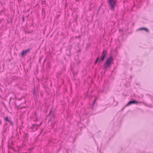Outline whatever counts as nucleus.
I'll use <instances>...</instances> for the list:
<instances>
[{
  "instance_id": "1",
  "label": "nucleus",
  "mask_w": 153,
  "mask_h": 153,
  "mask_svg": "<svg viewBox=\"0 0 153 153\" xmlns=\"http://www.w3.org/2000/svg\"><path fill=\"white\" fill-rule=\"evenodd\" d=\"M108 3L110 9L114 10V7L116 4V0H108Z\"/></svg>"
},
{
  "instance_id": "2",
  "label": "nucleus",
  "mask_w": 153,
  "mask_h": 153,
  "mask_svg": "<svg viewBox=\"0 0 153 153\" xmlns=\"http://www.w3.org/2000/svg\"><path fill=\"white\" fill-rule=\"evenodd\" d=\"M112 60V58L111 57H109L108 59H107L105 63V68H107L110 65Z\"/></svg>"
},
{
  "instance_id": "3",
  "label": "nucleus",
  "mask_w": 153,
  "mask_h": 153,
  "mask_svg": "<svg viewBox=\"0 0 153 153\" xmlns=\"http://www.w3.org/2000/svg\"><path fill=\"white\" fill-rule=\"evenodd\" d=\"M30 49H27L23 51L21 53L22 56H25L26 53L30 52Z\"/></svg>"
},
{
  "instance_id": "4",
  "label": "nucleus",
  "mask_w": 153,
  "mask_h": 153,
  "mask_svg": "<svg viewBox=\"0 0 153 153\" xmlns=\"http://www.w3.org/2000/svg\"><path fill=\"white\" fill-rule=\"evenodd\" d=\"M138 103V102L135 100L130 101H129L128 102V103L126 105V106H128L130 105H131V104H137Z\"/></svg>"
},
{
  "instance_id": "5",
  "label": "nucleus",
  "mask_w": 153,
  "mask_h": 153,
  "mask_svg": "<svg viewBox=\"0 0 153 153\" xmlns=\"http://www.w3.org/2000/svg\"><path fill=\"white\" fill-rule=\"evenodd\" d=\"M107 51L104 50L102 52V55L100 59L101 61H102L104 59L105 56L107 54Z\"/></svg>"
},
{
  "instance_id": "6",
  "label": "nucleus",
  "mask_w": 153,
  "mask_h": 153,
  "mask_svg": "<svg viewBox=\"0 0 153 153\" xmlns=\"http://www.w3.org/2000/svg\"><path fill=\"white\" fill-rule=\"evenodd\" d=\"M139 30H145L147 32H148V30L145 28H141L139 29Z\"/></svg>"
},
{
  "instance_id": "7",
  "label": "nucleus",
  "mask_w": 153,
  "mask_h": 153,
  "mask_svg": "<svg viewBox=\"0 0 153 153\" xmlns=\"http://www.w3.org/2000/svg\"><path fill=\"white\" fill-rule=\"evenodd\" d=\"M5 121H7L8 122L10 120L8 119V117H6L5 118Z\"/></svg>"
},
{
  "instance_id": "8",
  "label": "nucleus",
  "mask_w": 153,
  "mask_h": 153,
  "mask_svg": "<svg viewBox=\"0 0 153 153\" xmlns=\"http://www.w3.org/2000/svg\"><path fill=\"white\" fill-rule=\"evenodd\" d=\"M99 57H98V58H97V59H96V61H95V63L96 64L97 62L98 61V60H99Z\"/></svg>"
},
{
  "instance_id": "9",
  "label": "nucleus",
  "mask_w": 153,
  "mask_h": 153,
  "mask_svg": "<svg viewBox=\"0 0 153 153\" xmlns=\"http://www.w3.org/2000/svg\"><path fill=\"white\" fill-rule=\"evenodd\" d=\"M8 122H9V123L10 125H13V123L11 121H10V120Z\"/></svg>"
},
{
  "instance_id": "10",
  "label": "nucleus",
  "mask_w": 153,
  "mask_h": 153,
  "mask_svg": "<svg viewBox=\"0 0 153 153\" xmlns=\"http://www.w3.org/2000/svg\"><path fill=\"white\" fill-rule=\"evenodd\" d=\"M96 100V99H95V100H94V102H95Z\"/></svg>"
}]
</instances>
